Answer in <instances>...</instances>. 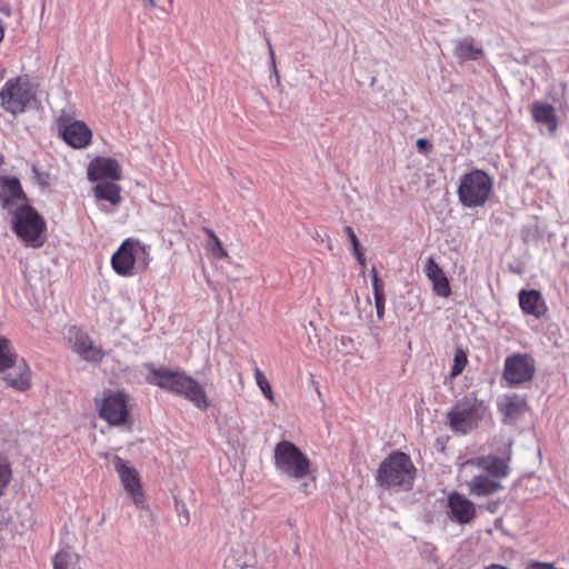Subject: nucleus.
Masks as SVG:
<instances>
[{
    "label": "nucleus",
    "instance_id": "f03ea898",
    "mask_svg": "<svg viewBox=\"0 0 569 569\" xmlns=\"http://www.w3.org/2000/svg\"><path fill=\"white\" fill-rule=\"evenodd\" d=\"M150 261V247L136 238L126 239L111 257L112 269L121 277L147 270Z\"/></svg>",
    "mask_w": 569,
    "mask_h": 569
},
{
    "label": "nucleus",
    "instance_id": "423d86ee",
    "mask_svg": "<svg viewBox=\"0 0 569 569\" xmlns=\"http://www.w3.org/2000/svg\"><path fill=\"white\" fill-rule=\"evenodd\" d=\"M491 189L490 177L482 170H475L462 177L458 193L466 207L473 208L488 200Z\"/></svg>",
    "mask_w": 569,
    "mask_h": 569
},
{
    "label": "nucleus",
    "instance_id": "20e7f679",
    "mask_svg": "<svg viewBox=\"0 0 569 569\" xmlns=\"http://www.w3.org/2000/svg\"><path fill=\"white\" fill-rule=\"evenodd\" d=\"M486 413L483 401L466 397L447 412V421L453 432L466 435L479 425Z\"/></svg>",
    "mask_w": 569,
    "mask_h": 569
},
{
    "label": "nucleus",
    "instance_id": "72a5a7b5",
    "mask_svg": "<svg viewBox=\"0 0 569 569\" xmlns=\"http://www.w3.org/2000/svg\"><path fill=\"white\" fill-rule=\"evenodd\" d=\"M343 232L346 233L347 238L349 239L351 249H357V247H360L359 240H358L353 229L350 226L343 227Z\"/></svg>",
    "mask_w": 569,
    "mask_h": 569
},
{
    "label": "nucleus",
    "instance_id": "2eb2a0df",
    "mask_svg": "<svg viewBox=\"0 0 569 569\" xmlns=\"http://www.w3.org/2000/svg\"><path fill=\"white\" fill-rule=\"evenodd\" d=\"M111 463L118 472L124 490L131 496L133 503L141 505L143 492L137 470L120 457H113Z\"/></svg>",
    "mask_w": 569,
    "mask_h": 569
},
{
    "label": "nucleus",
    "instance_id": "58836bf2",
    "mask_svg": "<svg viewBox=\"0 0 569 569\" xmlns=\"http://www.w3.org/2000/svg\"><path fill=\"white\" fill-rule=\"evenodd\" d=\"M4 37V27L2 21H0V42L3 40Z\"/></svg>",
    "mask_w": 569,
    "mask_h": 569
},
{
    "label": "nucleus",
    "instance_id": "ea45409f",
    "mask_svg": "<svg viewBox=\"0 0 569 569\" xmlns=\"http://www.w3.org/2000/svg\"><path fill=\"white\" fill-rule=\"evenodd\" d=\"M144 1L148 3V6L150 8H154L156 7V1L154 0H144Z\"/></svg>",
    "mask_w": 569,
    "mask_h": 569
},
{
    "label": "nucleus",
    "instance_id": "4468645a",
    "mask_svg": "<svg viewBox=\"0 0 569 569\" xmlns=\"http://www.w3.org/2000/svg\"><path fill=\"white\" fill-rule=\"evenodd\" d=\"M459 468L461 475L482 471L497 480L505 478L508 475V465L506 460L493 456L466 460Z\"/></svg>",
    "mask_w": 569,
    "mask_h": 569
},
{
    "label": "nucleus",
    "instance_id": "6e6552de",
    "mask_svg": "<svg viewBox=\"0 0 569 569\" xmlns=\"http://www.w3.org/2000/svg\"><path fill=\"white\" fill-rule=\"evenodd\" d=\"M129 396L123 391L107 390L99 399H96L99 416L112 426H119L127 421Z\"/></svg>",
    "mask_w": 569,
    "mask_h": 569
},
{
    "label": "nucleus",
    "instance_id": "4be33fe9",
    "mask_svg": "<svg viewBox=\"0 0 569 569\" xmlns=\"http://www.w3.org/2000/svg\"><path fill=\"white\" fill-rule=\"evenodd\" d=\"M519 305L525 313L535 316L536 318L541 317L547 311L542 295L535 289H522L519 292Z\"/></svg>",
    "mask_w": 569,
    "mask_h": 569
},
{
    "label": "nucleus",
    "instance_id": "c85d7f7f",
    "mask_svg": "<svg viewBox=\"0 0 569 569\" xmlns=\"http://www.w3.org/2000/svg\"><path fill=\"white\" fill-rule=\"evenodd\" d=\"M254 379H256L257 386L259 387L261 392L264 395V397L273 402L274 397H273L271 386H270L268 379L266 378V376L263 375V372L259 368H256V370H254Z\"/></svg>",
    "mask_w": 569,
    "mask_h": 569
},
{
    "label": "nucleus",
    "instance_id": "aec40b11",
    "mask_svg": "<svg viewBox=\"0 0 569 569\" xmlns=\"http://www.w3.org/2000/svg\"><path fill=\"white\" fill-rule=\"evenodd\" d=\"M498 409L508 423L517 421L526 411L527 402L518 395H505L498 401Z\"/></svg>",
    "mask_w": 569,
    "mask_h": 569
},
{
    "label": "nucleus",
    "instance_id": "6ab92c4d",
    "mask_svg": "<svg viewBox=\"0 0 569 569\" xmlns=\"http://www.w3.org/2000/svg\"><path fill=\"white\" fill-rule=\"evenodd\" d=\"M425 273L429 281L432 283V290L435 295L447 298L451 293L449 280L442 269L433 260L428 258L425 264Z\"/></svg>",
    "mask_w": 569,
    "mask_h": 569
},
{
    "label": "nucleus",
    "instance_id": "dca6fc26",
    "mask_svg": "<svg viewBox=\"0 0 569 569\" xmlns=\"http://www.w3.org/2000/svg\"><path fill=\"white\" fill-rule=\"evenodd\" d=\"M59 133L69 146L76 149L87 147L92 138V131L84 122L64 118L59 120Z\"/></svg>",
    "mask_w": 569,
    "mask_h": 569
},
{
    "label": "nucleus",
    "instance_id": "f257e3e1",
    "mask_svg": "<svg viewBox=\"0 0 569 569\" xmlns=\"http://www.w3.org/2000/svg\"><path fill=\"white\" fill-rule=\"evenodd\" d=\"M273 463L280 476L301 481L300 490L303 493H311L316 489V477L311 470L310 459L291 441L282 440L276 445Z\"/></svg>",
    "mask_w": 569,
    "mask_h": 569
},
{
    "label": "nucleus",
    "instance_id": "9d476101",
    "mask_svg": "<svg viewBox=\"0 0 569 569\" xmlns=\"http://www.w3.org/2000/svg\"><path fill=\"white\" fill-rule=\"evenodd\" d=\"M0 199L8 213H37L29 206L20 182L16 178L0 179Z\"/></svg>",
    "mask_w": 569,
    "mask_h": 569
},
{
    "label": "nucleus",
    "instance_id": "5701e85b",
    "mask_svg": "<svg viewBox=\"0 0 569 569\" xmlns=\"http://www.w3.org/2000/svg\"><path fill=\"white\" fill-rule=\"evenodd\" d=\"M181 396H183L200 410H207L212 405L203 387L192 377H190L184 385V390L182 391Z\"/></svg>",
    "mask_w": 569,
    "mask_h": 569
},
{
    "label": "nucleus",
    "instance_id": "412c9836",
    "mask_svg": "<svg viewBox=\"0 0 569 569\" xmlns=\"http://www.w3.org/2000/svg\"><path fill=\"white\" fill-rule=\"evenodd\" d=\"M467 473L466 476H468ZM472 478L467 482L469 492L475 496H490L501 488L499 480L483 473L482 471H473Z\"/></svg>",
    "mask_w": 569,
    "mask_h": 569
},
{
    "label": "nucleus",
    "instance_id": "7c9ffc66",
    "mask_svg": "<svg viewBox=\"0 0 569 569\" xmlns=\"http://www.w3.org/2000/svg\"><path fill=\"white\" fill-rule=\"evenodd\" d=\"M11 480V469L6 459L0 457V495Z\"/></svg>",
    "mask_w": 569,
    "mask_h": 569
},
{
    "label": "nucleus",
    "instance_id": "7ed1b4c3",
    "mask_svg": "<svg viewBox=\"0 0 569 569\" xmlns=\"http://www.w3.org/2000/svg\"><path fill=\"white\" fill-rule=\"evenodd\" d=\"M415 467L410 458L397 452L386 458L379 467L377 481L382 487H403L409 489L415 478Z\"/></svg>",
    "mask_w": 569,
    "mask_h": 569
},
{
    "label": "nucleus",
    "instance_id": "a19ab883",
    "mask_svg": "<svg viewBox=\"0 0 569 569\" xmlns=\"http://www.w3.org/2000/svg\"><path fill=\"white\" fill-rule=\"evenodd\" d=\"M367 305H368L369 307H371V301H370V299H368V300H367Z\"/></svg>",
    "mask_w": 569,
    "mask_h": 569
},
{
    "label": "nucleus",
    "instance_id": "a211bd4d",
    "mask_svg": "<svg viewBox=\"0 0 569 569\" xmlns=\"http://www.w3.org/2000/svg\"><path fill=\"white\" fill-rule=\"evenodd\" d=\"M450 518L459 523H469L476 515V506L465 496L452 492L448 497Z\"/></svg>",
    "mask_w": 569,
    "mask_h": 569
},
{
    "label": "nucleus",
    "instance_id": "473e14b6",
    "mask_svg": "<svg viewBox=\"0 0 569 569\" xmlns=\"http://www.w3.org/2000/svg\"><path fill=\"white\" fill-rule=\"evenodd\" d=\"M371 282H372L375 298L383 297L385 295H383L382 286L380 284V281H379V278H378V274H377V271L375 268L372 269Z\"/></svg>",
    "mask_w": 569,
    "mask_h": 569
},
{
    "label": "nucleus",
    "instance_id": "c9c22d12",
    "mask_svg": "<svg viewBox=\"0 0 569 569\" xmlns=\"http://www.w3.org/2000/svg\"><path fill=\"white\" fill-rule=\"evenodd\" d=\"M352 253L353 256L356 257L357 261L359 262V264L365 268L366 267V258H365V254L363 252L361 251V248L360 247H357V249H352Z\"/></svg>",
    "mask_w": 569,
    "mask_h": 569
},
{
    "label": "nucleus",
    "instance_id": "1a4fd4ad",
    "mask_svg": "<svg viewBox=\"0 0 569 569\" xmlns=\"http://www.w3.org/2000/svg\"><path fill=\"white\" fill-rule=\"evenodd\" d=\"M12 228L20 240L32 248L41 247L47 239V223L42 216H13Z\"/></svg>",
    "mask_w": 569,
    "mask_h": 569
},
{
    "label": "nucleus",
    "instance_id": "e433bc0d",
    "mask_svg": "<svg viewBox=\"0 0 569 569\" xmlns=\"http://www.w3.org/2000/svg\"><path fill=\"white\" fill-rule=\"evenodd\" d=\"M427 144H428V141H427L426 139H422V138H421V139H418V140H417V147H418L419 149H423Z\"/></svg>",
    "mask_w": 569,
    "mask_h": 569
},
{
    "label": "nucleus",
    "instance_id": "cd10ccee",
    "mask_svg": "<svg viewBox=\"0 0 569 569\" xmlns=\"http://www.w3.org/2000/svg\"><path fill=\"white\" fill-rule=\"evenodd\" d=\"M204 233L208 236V250L214 258L224 259L228 257L227 250L222 247L221 241L216 233L208 228H203Z\"/></svg>",
    "mask_w": 569,
    "mask_h": 569
},
{
    "label": "nucleus",
    "instance_id": "a878e982",
    "mask_svg": "<svg viewBox=\"0 0 569 569\" xmlns=\"http://www.w3.org/2000/svg\"><path fill=\"white\" fill-rule=\"evenodd\" d=\"M457 57L460 60H478L482 57L483 50L477 46L473 39H463L457 47Z\"/></svg>",
    "mask_w": 569,
    "mask_h": 569
},
{
    "label": "nucleus",
    "instance_id": "f8f14e48",
    "mask_svg": "<svg viewBox=\"0 0 569 569\" xmlns=\"http://www.w3.org/2000/svg\"><path fill=\"white\" fill-rule=\"evenodd\" d=\"M535 361L527 355H513L505 362L503 378L510 385H519L531 380L535 373Z\"/></svg>",
    "mask_w": 569,
    "mask_h": 569
},
{
    "label": "nucleus",
    "instance_id": "2f4dec72",
    "mask_svg": "<svg viewBox=\"0 0 569 569\" xmlns=\"http://www.w3.org/2000/svg\"><path fill=\"white\" fill-rule=\"evenodd\" d=\"M466 363H467L466 355L462 351L456 352L455 359H453V367L451 370V377L459 376L462 372V370L465 369Z\"/></svg>",
    "mask_w": 569,
    "mask_h": 569
},
{
    "label": "nucleus",
    "instance_id": "f704fd0d",
    "mask_svg": "<svg viewBox=\"0 0 569 569\" xmlns=\"http://www.w3.org/2000/svg\"><path fill=\"white\" fill-rule=\"evenodd\" d=\"M377 321L382 320L385 315V296L375 298Z\"/></svg>",
    "mask_w": 569,
    "mask_h": 569
},
{
    "label": "nucleus",
    "instance_id": "c756f323",
    "mask_svg": "<svg viewBox=\"0 0 569 569\" xmlns=\"http://www.w3.org/2000/svg\"><path fill=\"white\" fill-rule=\"evenodd\" d=\"M136 507L140 509V513H139L140 521L146 527L152 526L154 517H153L152 510L149 508V506L146 502L144 495L142 496V503L136 505Z\"/></svg>",
    "mask_w": 569,
    "mask_h": 569
},
{
    "label": "nucleus",
    "instance_id": "4c0bfd02",
    "mask_svg": "<svg viewBox=\"0 0 569 569\" xmlns=\"http://www.w3.org/2000/svg\"><path fill=\"white\" fill-rule=\"evenodd\" d=\"M483 569H507V568L501 565L492 563V565L485 567Z\"/></svg>",
    "mask_w": 569,
    "mask_h": 569
},
{
    "label": "nucleus",
    "instance_id": "0eeeda50",
    "mask_svg": "<svg viewBox=\"0 0 569 569\" xmlns=\"http://www.w3.org/2000/svg\"><path fill=\"white\" fill-rule=\"evenodd\" d=\"M2 107L12 114L21 113L34 101L33 86L24 78L9 80L1 93Z\"/></svg>",
    "mask_w": 569,
    "mask_h": 569
},
{
    "label": "nucleus",
    "instance_id": "ddd939ff",
    "mask_svg": "<svg viewBox=\"0 0 569 569\" xmlns=\"http://www.w3.org/2000/svg\"><path fill=\"white\" fill-rule=\"evenodd\" d=\"M190 376L186 375L183 371L154 367L149 368L147 376L148 382L180 396Z\"/></svg>",
    "mask_w": 569,
    "mask_h": 569
},
{
    "label": "nucleus",
    "instance_id": "bb28decb",
    "mask_svg": "<svg viewBox=\"0 0 569 569\" xmlns=\"http://www.w3.org/2000/svg\"><path fill=\"white\" fill-rule=\"evenodd\" d=\"M54 569H79V556L70 548L60 550L53 558Z\"/></svg>",
    "mask_w": 569,
    "mask_h": 569
},
{
    "label": "nucleus",
    "instance_id": "9b49d317",
    "mask_svg": "<svg viewBox=\"0 0 569 569\" xmlns=\"http://www.w3.org/2000/svg\"><path fill=\"white\" fill-rule=\"evenodd\" d=\"M89 181H119L122 179V168L119 161L112 157H96L87 167Z\"/></svg>",
    "mask_w": 569,
    "mask_h": 569
},
{
    "label": "nucleus",
    "instance_id": "393cba45",
    "mask_svg": "<svg viewBox=\"0 0 569 569\" xmlns=\"http://www.w3.org/2000/svg\"><path fill=\"white\" fill-rule=\"evenodd\" d=\"M533 119L542 126H546L550 133L557 130V118L552 106L536 102L531 108Z\"/></svg>",
    "mask_w": 569,
    "mask_h": 569
},
{
    "label": "nucleus",
    "instance_id": "f3484780",
    "mask_svg": "<svg viewBox=\"0 0 569 569\" xmlns=\"http://www.w3.org/2000/svg\"><path fill=\"white\" fill-rule=\"evenodd\" d=\"M68 339L72 350L83 360L98 362L103 358L101 348L78 330H70Z\"/></svg>",
    "mask_w": 569,
    "mask_h": 569
},
{
    "label": "nucleus",
    "instance_id": "b1692460",
    "mask_svg": "<svg viewBox=\"0 0 569 569\" xmlns=\"http://www.w3.org/2000/svg\"><path fill=\"white\" fill-rule=\"evenodd\" d=\"M121 187L113 182L101 181L92 188V194L97 201H106L117 206L122 201Z\"/></svg>",
    "mask_w": 569,
    "mask_h": 569
},
{
    "label": "nucleus",
    "instance_id": "39448f33",
    "mask_svg": "<svg viewBox=\"0 0 569 569\" xmlns=\"http://www.w3.org/2000/svg\"><path fill=\"white\" fill-rule=\"evenodd\" d=\"M14 368V373L4 377L7 385L16 390L24 391L31 386V369L24 359L18 356L10 341L0 336V372Z\"/></svg>",
    "mask_w": 569,
    "mask_h": 569
}]
</instances>
